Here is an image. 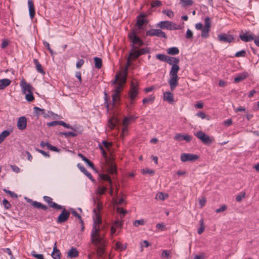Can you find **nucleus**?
<instances>
[{
    "instance_id": "nucleus-42",
    "label": "nucleus",
    "mask_w": 259,
    "mask_h": 259,
    "mask_svg": "<svg viewBox=\"0 0 259 259\" xmlns=\"http://www.w3.org/2000/svg\"><path fill=\"white\" fill-rule=\"evenodd\" d=\"M119 93H116V92L113 91V93L112 95V101L113 102V104H114L115 102L118 100H120L119 97Z\"/></svg>"
},
{
    "instance_id": "nucleus-4",
    "label": "nucleus",
    "mask_w": 259,
    "mask_h": 259,
    "mask_svg": "<svg viewBox=\"0 0 259 259\" xmlns=\"http://www.w3.org/2000/svg\"><path fill=\"white\" fill-rule=\"evenodd\" d=\"M179 71H175V68L172 69L169 72V76L170 78L168 81V83L170 85V90L172 91L175 90L176 87L178 85V80L179 79L178 76Z\"/></svg>"
},
{
    "instance_id": "nucleus-46",
    "label": "nucleus",
    "mask_w": 259,
    "mask_h": 259,
    "mask_svg": "<svg viewBox=\"0 0 259 259\" xmlns=\"http://www.w3.org/2000/svg\"><path fill=\"white\" fill-rule=\"evenodd\" d=\"M181 2L183 3L182 6L184 7L187 6H191L193 4L192 0H181Z\"/></svg>"
},
{
    "instance_id": "nucleus-53",
    "label": "nucleus",
    "mask_w": 259,
    "mask_h": 259,
    "mask_svg": "<svg viewBox=\"0 0 259 259\" xmlns=\"http://www.w3.org/2000/svg\"><path fill=\"white\" fill-rule=\"evenodd\" d=\"M245 197V192H242L240 194L238 195L236 197V200L237 202H241L243 198Z\"/></svg>"
},
{
    "instance_id": "nucleus-24",
    "label": "nucleus",
    "mask_w": 259,
    "mask_h": 259,
    "mask_svg": "<svg viewBox=\"0 0 259 259\" xmlns=\"http://www.w3.org/2000/svg\"><path fill=\"white\" fill-rule=\"evenodd\" d=\"M79 255V252L77 249L73 247H72L69 250L67 253V257L70 258L76 257Z\"/></svg>"
},
{
    "instance_id": "nucleus-38",
    "label": "nucleus",
    "mask_w": 259,
    "mask_h": 259,
    "mask_svg": "<svg viewBox=\"0 0 259 259\" xmlns=\"http://www.w3.org/2000/svg\"><path fill=\"white\" fill-rule=\"evenodd\" d=\"M168 197V195L166 194H164L162 192H159L157 194L156 196V199H159L161 200H164L166 198Z\"/></svg>"
},
{
    "instance_id": "nucleus-62",
    "label": "nucleus",
    "mask_w": 259,
    "mask_h": 259,
    "mask_svg": "<svg viewBox=\"0 0 259 259\" xmlns=\"http://www.w3.org/2000/svg\"><path fill=\"white\" fill-rule=\"evenodd\" d=\"M227 209V206L226 205H222L219 208L217 209L215 211L217 213H220L225 211Z\"/></svg>"
},
{
    "instance_id": "nucleus-2",
    "label": "nucleus",
    "mask_w": 259,
    "mask_h": 259,
    "mask_svg": "<svg viewBox=\"0 0 259 259\" xmlns=\"http://www.w3.org/2000/svg\"><path fill=\"white\" fill-rule=\"evenodd\" d=\"M106 174H101L100 175V178L102 181H107L108 182L110 186L112 185V182L111 181L110 177L109 175H116L117 174V167L115 164L112 161L109 160L106 162L105 165L103 168Z\"/></svg>"
},
{
    "instance_id": "nucleus-40",
    "label": "nucleus",
    "mask_w": 259,
    "mask_h": 259,
    "mask_svg": "<svg viewBox=\"0 0 259 259\" xmlns=\"http://www.w3.org/2000/svg\"><path fill=\"white\" fill-rule=\"evenodd\" d=\"M168 57V56H166L164 54H158L156 55V58L157 59H158L161 61H163V62H166V61H167Z\"/></svg>"
},
{
    "instance_id": "nucleus-15",
    "label": "nucleus",
    "mask_w": 259,
    "mask_h": 259,
    "mask_svg": "<svg viewBox=\"0 0 259 259\" xmlns=\"http://www.w3.org/2000/svg\"><path fill=\"white\" fill-rule=\"evenodd\" d=\"M218 39L222 42L231 43L234 39L233 36L230 34L226 33H221L218 36Z\"/></svg>"
},
{
    "instance_id": "nucleus-47",
    "label": "nucleus",
    "mask_w": 259,
    "mask_h": 259,
    "mask_svg": "<svg viewBox=\"0 0 259 259\" xmlns=\"http://www.w3.org/2000/svg\"><path fill=\"white\" fill-rule=\"evenodd\" d=\"M114 226V227L116 228H122V222L120 221L119 220H116L113 223V226Z\"/></svg>"
},
{
    "instance_id": "nucleus-7",
    "label": "nucleus",
    "mask_w": 259,
    "mask_h": 259,
    "mask_svg": "<svg viewBox=\"0 0 259 259\" xmlns=\"http://www.w3.org/2000/svg\"><path fill=\"white\" fill-rule=\"evenodd\" d=\"M176 24L172 25V23L168 21H160L158 23L156 26V27L159 28L161 29H167V30H177L181 28L180 26H175Z\"/></svg>"
},
{
    "instance_id": "nucleus-55",
    "label": "nucleus",
    "mask_w": 259,
    "mask_h": 259,
    "mask_svg": "<svg viewBox=\"0 0 259 259\" xmlns=\"http://www.w3.org/2000/svg\"><path fill=\"white\" fill-rule=\"evenodd\" d=\"M186 38L189 39L193 38V32L189 29H188L186 31Z\"/></svg>"
},
{
    "instance_id": "nucleus-20",
    "label": "nucleus",
    "mask_w": 259,
    "mask_h": 259,
    "mask_svg": "<svg viewBox=\"0 0 259 259\" xmlns=\"http://www.w3.org/2000/svg\"><path fill=\"white\" fill-rule=\"evenodd\" d=\"M27 125V119L25 116H21L18 118L17 127L20 130L25 129Z\"/></svg>"
},
{
    "instance_id": "nucleus-27",
    "label": "nucleus",
    "mask_w": 259,
    "mask_h": 259,
    "mask_svg": "<svg viewBox=\"0 0 259 259\" xmlns=\"http://www.w3.org/2000/svg\"><path fill=\"white\" fill-rule=\"evenodd\" d=\"M11 83V80L8 78L0 79V90H4L9 86Z\"/></svg>"
},
{
    "instance_id": "nucleus-63",
    "label": "nucleus",
    "mask_w": 259,
    "mask_h": 259,
    "mask_svg": "<svg viewBox=\"0 0 259 259\" xmlns=\"http://www.w3.org/2000/svg\"><path fill=\"white\" fill-rule=\"evenodd\" d=\"M139 50L141 55L149 53L150 52L149 49L148 48H144Z\"/></svg>"
},
{
    "instance_id": "nucleus-36",
    "label": "nucleus",
    "mask_w": 259,
    "mask_h": 259,
    "mask_svg": "<svg viewBox=\"0 0 259 259\" xmlns=\"http://www.w3.org/2000/svg\"><path fill=\"white\" fill-rule=\"evenodd\" d=\"M59 135L64 136L65 138H68L70 136L72 137L76 136V134H74L73 132H60L59 133Z\"/></svg>"
},
{
    "instance_id": "nucleus-52",
    "label": "nucleus",
    "mask_w": 259,
    "mask_h": 259,
    "mask_svg": "<svg viewBox=\"0 0 259 259\" xmlns=\"http://www.w3.org/2000/svg\"><path fill=\"white\" fill-rule=\"evenodd\" d=\"M141 172L143 175H146L147 174L153 175L154 174V171L153 170L148 168L143 169H142Z\"/></svg>"
},
{
    "instance_id": "nucleus-23",
    "label": "nucleus",
    "mask_w": 259,
    "mask_h": 259,
    "mask_svg": "<svg viewBox=\"0 0 259 259\" xmlns=\"http://www.w3.org/2000/svg\"><path fill=\"white\" fill-rule=\"evenodd\" d=\"M78 168L89 179L92 181H94V179L90 172H89L85 167L81 165L80 163L77 164Z\"/></svg>"
},
{
    "instance_id": "nucleus-54",
    "label": "nucleus",
    "mask_w": 259,
    "mask_h": 259,
    "mask_svg": "<svg viewBox=\"0 0 259 259\" xmlns=\"http://www.w3.org/2000/svg\"><path fill=\"white\" fill-rule=\"evenodd\" d=\"M4 191L7 194H9L12 198H17L18 196L14 192L8 190L7 189H4Z\"/></svg>"
},
{
    "instance_id": "nucleus-48",
    "label": "nucleus",
    "mask_w": 259,
    "mask_h": 259,
    "mask_svg": "<svg viewBox=\"0 0 259 259\" xmlns=\"http://www.w3.org/2000/svg\"><path fill=\"white\" fill-rule=\"evenodd\" d=\"M200 227L198 229L197 232L199 234H201L204 230V226L203 225V220L201 219L200 221Z\"/></svg>"
},
{
    "instance_id": "nucleus-58",
    "label": "nucleus",
    "mask_w": 259,
    "mask_h": 259,
    "mask_svg": "<svg viewBox=\"0 0 259 259\" xmlns=\"http://www.w3.org/2000/svg\"><path fill=\"white\" fill-rule=\"evenodd\" d=\"M69 212H70V213H72V214L73 215L76 217L78 219H80V218H81L80 215L79 214H78L74 209L71 208L70 209Z\"/></svg>"
},
{
    "instance_id": "nucleus-49",
    "label": "nucleus",
    "mask_w": 259,
    "mask_h": 259,
    "mask_svg": "<svg viewBox=\"0 0 259 259\" xmlns=\"http://www.w3.org/2000/svg\"><path fill=\"white\" fill-rule=\"evenodd\" d=\"M246 53L244 50H241L240 51L237 52L235 55V57H244L246 56Z\"/></svg>"
},
{
    "instance_id": "nucleus-64",
    "label": "nucleus",
    "mask_w": 259,
    "mask_h": 259,
    "mask_svg": "<svg viewBox=\"0 0 259 259\" xmlns=\"http://www.w3.org/2000/svg\"><path fill=\"white\" fill-rule=\"evenodd\" d=\"M36 151H37L39 153H41V154H42L45 157H50V154H49V152H46V151H44L42 150H40V149H37V148H36Z\"/></svg>"
},
{
    "instance_id": "nucleus-44",
    "label": "nucleus",
    "mask_w": 259,
    "mask_h": 259,
    "mask_svg": "<svg viewBox=\"0 0 259 259\" xmlns=\"http://www.w3.org/2000/svg\"><path fill=\"white\" fill-rule=\"evenodd\" d=\"M162 12L169 18H171L174 16V12L170 10H164Z\"/></svg>"
},
{
    "instance_id": "nucleus-8",
    "label": "nucleus",
    "mask_w": 259,
    "mask_h": 259,
    "mask_svg": "<svg viewBox=\"0 0 259 259\" xmlns=\"http://www.w3.org/2000/svg\"><path fill=\"white\" fill-rule=\"evenodd\" d=\"M61 212L57 218V223L58 224H63L67 221L68 220L70 212L67 210L64 206H62Z\"/></svg>"
},
{
    "instance_id": "nucleus-33",
    "label": "nucleus",
    "mask_w": 259,
    "mask_h": 259,
    "mask_svg": "<svg viewBox=\"0 0 259 259\" xmlns=\"http://www.w3.org/2000/svg\"><path fill=\"white\" fill-rule=\"evenodd\" d=\"M95 67L97 69H100L102 66V59L99 57H95L94 58Z\"/></svg>"
},
{
    "instance_id": "nucleus-12",
    "label": "nucleus",
    "mask_w": 259,
    "mask_h": 259,
    "mask_svg": "<svg viewBox=\"0 0 259 259\" xmlns=\"http://www.w3.org/2000/svg\"><path fill=\"white\" fill-rule=\"evenodd\" d=\"M199 158V156L196 154L191 153H183L181 155V160L183 162L195 161Z\"/></svg>"
},
{
    "instance_id": "nucleus-60",
    "label": "nucleus",
    "mask_w": 259,
    "mask_h": 259,
    "mask_svg": "<svg viewBox=\"0 0 259 259\" xmlns=\"http://www.w3.org/2000/svg\"><path fill=\"white\" fill-rule=\"evenodd\" d=\"M206 199L205 197H203L201 199H199V204L200 205V208H202L204 206L206 203Z\"/></svg>"
},
{
    "instance_id": "nucleus-37",
    "label": "nucleus",
    "mask_w": 259,
    "mask_h": 259,
    "mask_svg": "<svg viewBox=\"0 0 259 259\" xmlns=\"http://www.w3.org/2000/svg\"><path fill=\"white\" fill-rule=\"evenodd\" d=\"M126 74H125L124 75H122L121 74L119 75V79L118 80V84H121L123 86L124 84L126 83Z\"/></svg>"
},
{
    "instance_id": "nucleus-16",
    "label": "nucleus",
    "mask_w": 259,
    "mask_h": 259,
    "mask_svg": "<svg viewBox=\"0 0 259 259\" xmlns=\"http://www.w3.org/2000/svg\"><path fill=\"white\" fill-rule=\"evenodd\" d=\"M132 49L129 53V57L133 60H135L140 57L141 55L138 47L135 45H131Z\"/></svg>"
},
{
    "instance_id": "nucleus-6",
    "label": "nucleus",
    "mask_w": 259,
    "mask_h": 259,
    "mask_svg": "<svg viewBox=\"0 0 259 259\" xmlns=\"http://www.w3.org/2000/svg\"><path fill=\"white\" fill-rule=\"evenodd\" d=\"M195 136L205 145H209L212 143L213 141L212 138L206 135L201 131H199L195 133Z\"/></svg>"
},
{
    "instance_id": "nucleus-18",
    "label": "nucleus",
    "mask_w": 259,
    "mask_h": 259,
    "mask_svg": "<svg viewBox=\"0 0 259 259\" xmlns=\"http://www.w3.org/2000/svg\"><path fill=\"white\" fill-rule=\"evenodd\" d=\"M174 138L175 140L178 141L185 140L187 142H190L192 139V138L191 136L182 134H176Z\"/></svg>"
},
{
    "instance_id": "nucleus-61",
    "label": "nucleus",
    "mask_w": 259,
    "mask_h": 259,
    "mask_svg": "<svg viewBox=\"0 0 259 259\" xmlns=\"http://www.w3.org/2000/svg\"><path fill=\"white\" fill-rule=\"evenodd\" d=\"M9 44V42L8 41V40L7 39H5V40H3V42L1 44V49H5L6 48H7L8 45Z\"/></svg>"
},
{
    "instance_id": "nucleus-5",
    "label": "nucleus",
    "mask_w": 259,
    "mask_h": 259,
    "mask_svg": "<svg viewBox=\"0 0 259 259\" xmlns=\"http://www.w3.org/2000/svg\"><path fill=\"white\" fill-rule=\"evenodd\" d=\"M138 31H135L134 29L130 32L128 34V37L130 39L132 44L131 45H138L141 47L144 45L143 40L137 35Z\"/></svg>"
},
{
    "instance_id": "nucleus-17",
    "label": "nucleus",
    "mask_w": 259,
    "mask_h": 259,
    "mask_svg": "<svg viewBox=\"0 0 259 259\" xmlns=\"http://www.w3.org/2000/svg\"><path fill=\"white\" fill-rule=\"evenodd\" d=\"M20 86L22 88V92L25 94L27 92H31L33 91V87L29 83H27L25 80L23 79L20 82Z\"/></svg>"
},
{
    "instance_id": "nucleus-56",
    "label": "nucleus",
    "mask_w": 259,
    "mask_h": 259,
    "mask_svg": "<svg viewBox=\"0 0 259 259\" xmlns=\"http://www.w3.org/2000/svg\"><path fill=\"white\" fill-rule=\"evenodd\" d=\"M145 221L143 219L136 220L134 223V226L136 227H138L139 225H143L144 224Z\"/></svg>"
},
{
    "instance_id": "nucleus-29",
    "label": "nucleus",
    "mask_w": 259,
    "mask_h": 259,
    "mask_svg": "<svg viewBox=\"0 0 259 259\" xmlns=\"http://www.w3.org/2000/svg\"><path fill=\"white\" fill-rule=\"evenodd\" d=\"M33 62L35 65L36 69L37 71V72L44 75L45 74V71L43 69L41 65L40 64L38 60L36 59H34Z\"/></svg>"
},
{
    "instance_id": "nucleus-28",
    "label": "nucleus",
    "mask_w": 259,
    "mask_h": 259,
    "mask_svg": "<svg viewBox=\"0 0 259 259\" xmlns=\"http://www.w3.org/2000/svg\"><path fill=\"white\" fill-rule=\"evenodd\" d=\"M70 129L73 131V133L76 134V136L78 135H80L82 133L83 128L81 125H76L73 126H71V128Z\"/></svg>"
},
{
    "instance_id": "nucleus-1",
    "label": "nucleus",
    "mask_w": 259,
    "mask_h": 259,
    "mask_svg": "<svg viewBox=\"0 0 259 259\" xmlns=\"http://www.w3.org/2000/svg\"><path fill=\"white\" fill-rule=\"evenodd\" d=\"M96 217L94 219L93 226L91 234V241L96 247L99 256H101L104 252L106 241L103 235L100 234V224L102 223L101 216L96 213Z\"/></svg>"
},
{
    "instance_id": "nucleus-10",
    "label": "nucleus",
    "mask_w": 259,
    "mask_h": 259,
    "mask_svg": "<svg viewBox=\"0 0 259 259\" xmlns=\"http://www.w3.org/2000/svg\"><path fill=\"white\" fill-rule=\"evenodd\" d=\"M146 36H156L159 37H162L165 39L167 38V35L165 33L162 31L161 29H150L147 31L146 33Z\"/></svg>"
},
{
    "instance_id": "nucleus-26",
    "label": "nucleus",
    "mask_w": 259,
    "mask_h": 259,
    "mask_svg": "<svg viewBox=\"0 0 259 259\" xmlns=\"http://www.w3.org/2000/svg\"><path fill=\"white\" fill-rule=\"evenodd\" d=\"M163 100L169 103H172L174 102L173 94L169 92H165L163 94Z\"/></svg>"
},
{
    "instance_id": "nucleus-35",
    "label": "nucleus",
    "mask_w": 259,
    "mask_h": 259,
    "mask_svg": "<svg viewBox=\"0 0 259 259\" xmlns=\"http://www.w3.org/2000/svg\"><path fill=\"white\" fill-rule=\"evenodd\" d=\"M107 191V187L103 185H99L98 186L97 193L100 195L104 194Z\"/></svg>"
},
{
    "instance_id": "nucleus-9",
    "label": "nucleus",
    "mask_w": 259,
    "mask_h": 259,
    "mask_svg": "<svg viewBox=\"0 0 259 259\" xmlns=\"http://www.w3.org/2000/svg\"><path fill=\"white\" fill-rule=\"evenodd\" d=\"M138 94V84L137 82L133 81L131 84L128 97L131 101V104Z\"/></svg>"
},
{
    "instance_id": "nucleus-45",
    "label": "nucleus",
    "mask_w": 259,
    "mask_h": 259,
    "mask_svg": "<svg viewBox=\"0 0 259 259\" xmlns=\"http://www.w3.org/2000/svg\"><path fill=\"white\" fill-rule=\"evenodd\" d=\"M114 120L116 121V119L114 118L110 119L108 121V126L111 130L115 126L116 123L114 122Z\"/></svg>"
},
{
    "instance_id": "nucleus-41",
    "label": "nucleus",
    "mask_w": 259,
    "mask_h": 259,
    "mask_svg": "<svg viewBox=\"0 0 259 259\" xmlns=\"http://www.w3.org/2000/svg\"><path fill=\"white\" fill-rule=\"evenodd\" d=\"M117 211L120 213L121 219H122L127 213V211L121 207H117Z\"/></svg>"
},
{
    "instance_id": "nucleus-21",
    "label": "nucleus",
    "mask_w": 259,
    "mask_h": 259,
    "mask_svg": "<svg viewBox=\"0 0 259 259\" xmlns=\"http://www.w3.org/2000/svg\"><path fill=\"white\" fill-rule=\"evenodd\" d=\"M28 5L29 8V13L31 19H33L35 16V12L34 3L32 0L28 1Z\"/></svg>"
},
{
    "instance_id": "nucleus-59",
    "label": "nucleus",
    "mask_w": 259,
    "mask_h": 259,
    "mask_svg": "<svg viewBox=\"0 0 259 259\" xmlns=\"http://www.w3.org/2000/svg\"><path fill=\"white\" fill-rule=\"evenodd\" d=\"M170 250H164L162 251L161 255L165 258H168L170 255Z\"/></svg>"
},
{
    "instance_id": "nucleus-25",
    "label": "nucleus",
    "mask_w": 259,
    "mask_h": 259,
    "mask_svg": "<svg viewBox=\"0 0 259 259\" xmlns=\"http://www.w3.org/2000/svg\"><path fill=\"white\" fill-rule=\"evenodd\" d=\"M240 38L244 42H249L254 40V36L253 34L247 35L246 33L239 35Z\"/></svg>"
},
{
    "instance_id": "nucleus-43",
    "label": "nucleus",
    "mask_w": 259,
    "mask_h": 259,
    "mask_svg": "<svg viewBox=\"0 0 259 259\" xmlns=\"http://www.w3.org/2000/svg\"><path fill=\"white\" fill-rule=\"evenodd\" d=\"M25 99L28 102H32L34 100V96L32 94V92L25 94Z\"/></svg>"
},
{
    "instance_id": "nucleus-13",
    "label": "nucleus",
    "mask_w": 259,
    "mask_h": 259,
    "mask_svg": "<svg viewBox=\"0 0 259 259\" xmlns=\"http://www.w3.org/2000/svg\"><path fill=\"white\" fill-rule=\"evenodd\" d=\"M43 199L47 203L50 207H52L56 210H61L62 208V205L58 204L53 202L51 197L48 196H44Z\"/></svg>"
},
{
    "instance_id": "nucleus-11",
    "label": "nucleus",
    "mask_w": 259,
    "mask_h": 259,
    "mask_svg": "<svg viewBox=\"0 0 259 259\" xmlns=\"http://www.w3.org/2000/svg\"><path fill=\"white\" fill-rule=\"evenodd\" d=\"M146 15L144 13H141L137 17V22L136 25L137 28L134 29L135 31H140L143 29V25L144 24H147L148 21L145 19Z\"/></svg>"
},
{
    "instance_id": "nucleus-19",
    "label": "nucleus",
    "mask_w": 259,
    "mask_h": 259,
    "mask_svg": "<svg viewBox=\"0 0 259 259\" xmlns=\"http://www.w3.org/2000/svg\"><path fill=\"white\" fill-rule=\"evenodd\" d=\"M27 201L30 203L34 207L41 209L44 210H46L48 209V206L45 204L41 203L40 202H38L36 201H33L32 199H27Z\"/></svg>"
},
{
    "instance_id": "nucleus-31",
    "label": "nucleus",
    "mask_w": 259,
    "mask_h": 259,
    "mask_svg": "<svg viewBox=\"0 0 259 259\" xmlns=\"http://www.w3.org/2000/svg\"><path fill=\"white\" fill-rule=\"evenodd\" d=\"M33 109L37 117H38L41 114L44 115V117H47L48 116L45 114V110L44 109H41L37 107H34Z\"/></svg>"
},
{
    "instance_id": "nucleus-50",
    "label": "nucleus",
    "mask_w": 259,
    "mask_h": 259,
    "mask_svg": "<svg viewBox=\"0 0 259 259\" xmlns=\"http://www.w3.org/2000/svg\"><path fill=\"white\" fill-rule=\"evenodd\" d=\"M3 204L7 209H9L11 207V204L6 199H4L3 200Z\"/></svg>"
},
{
    "instance_id": "nucleus-51",
    "label": "nucleus",
    "mask_w": 259,
    "mask_h": 259,
    "mask_svg": "<svg viewBox=\"0 0 259 259\" xmlns=\"http://www.w3.org/2000/svg\"><path fill=\"white\" fill-rule=\"evenodd\" d=\"M104 100H105V106L107 108V111L108 112L109 111V104L108 102V98L107 94L106 92H104Z\"/></svg>"
},
{
    "instance_id": "nucleus-32",
    "label": "nucleus",
    "mask_w": 259,
    "mask_h": 259,
    "mask_svg": "<svg viewBox=\"0 0 259 259\" xmlns=\"http://www.w3.org/2000/svg\"><path fill=\"white\" fill-rule=\"evenodd\" d=\"M167 53L169 55H176L179 53V50L177 47H171L167 50Z\"/></svg>"
},
{
    "instance_id": "nucleus-57",
    "label": "nucleus",
    "mask_w": 259,
    "mask_h": 259,
    "mask_svg": "<svg viewBox=\"0 0 259 259\" xmlns=\"http://www.w3.org/2000/svg\"><path fill=\"white\" fill-rule=\"evenodd\" d=\"M161 2L156 0L152 1L151 3L152 7H158L161 5Z\"/></svg>"
},
{
    "instance_id": "nucleus-30",
    "label": "nucleus",
    "mask_w": 259,
    "mask_h": 259,
    "mask_svg": "<svg viewBox=\"0 0 259 259\" xmlns=\"http://www.w3.org/2000/svg\"><path fill=\"white\" fill-rule=\"evenodd\" d=\"M247 76V73H243L239 74L238 76L234 78V82L235 83H238L243 80Z\"/></svg>"
},
{
    "instance_id": "nucleus-39",
    "label": "nucleus",
    "mask_w": 259,
    "mask_h": 259,
    "mask_svg": "<svg viewBox=\"0 0 259 259\" xmlns=\"http://www.w3.org/2000/svg\"><path fill=\"white\" fill-rule=\"evenodd\" d=\"M154 100H155V96L151 95L147 98H144L142 100V102H143V104H148L149 103H152L153 102Z\"/></svg>"
},
{
    "instance_id": "nucleus-22",
    "label": "nucleus",
    "mask_w": 259,
    "mask_h": 259,
    "mask_svg": "<svg viewBox=\"0 0 259 259\" xmlns=\"http://www.w3.org/2000/svg\"><path fill=\"white\" fill-rule=\"evenodd\" d=\"M61 255L60 250L57 247V242H55L51 255L54 259H61Z\"/></svg>"
},
{
    "instance_id": "nucleus-34",
    "label": "nucleus",
    "mask_w": 259,
    "mask_h": 259,
    "mask_svg": "<svg viewBox=\"0 0 259 259\" xmlns=\"http://www.w3.org/2000/svg\"><path fill=\"white\" fill-rule=\"evenodd\" d=\"M10 134V132L7 130L4 131L0 134V144L5 140V139Z\"/></svg>"
},
{
    "instance_id": "nucleus-14",
    "label": "nucleus",
    "mask_w": 259,
    "mask_h": 259,
    "mask_svg": "<svg viewBox=\"0 0 259 259\" xmlns=\"http://www.w3.org/2000/svg\"><path fill=\"white\" fill-rule=\"evenodd\" d=\"M180 62L179 59L173 57H169L168 56L167 59L166 63L169 64V65H172V67L171 68L170 70H172L174 68L175 69V71H179L180 70V67L178 65V64Z\"/></svg>"
},
{
    "instance_id": "nucleus-3",
    "label": "nucleus",
    "mask_w": 259,
    "mask_h": 259,
    "mask_svg": "<svg viewBox=\"0 0 259 259\" xmlns=\"http://www.w3.org/2000/svg\"><path fill=\"white\" fill-rule=\"evenodd\" d=\"M211 27V19L207 17L204 20V26L201 23H196L195 27L197 30H202L201 36L202 38H206L208 37Z\"/></svg>"
}]
</instances>
